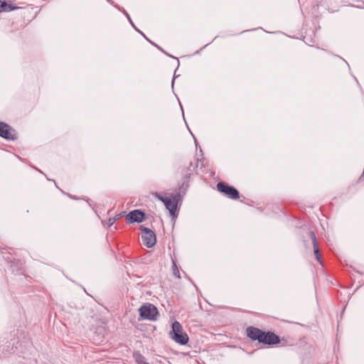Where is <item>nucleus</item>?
Returning <instances> with one entry per match:
<instances>
[{"label":"nucleus","instance_id":"nucleus-1","mask_svg":"<svg viewBox=\"0 0 364 364\" xmlns=\"http://www.w3.org/2000/svg\"><path fill=\"white\" fill-rule=\"evenodd\" d=\"M246 332L247 336L252 340L266 345H275L284 341V339L281 340L279 336L272 331H263L253 326L247 328Z\"/></svg>","mask_w":364,"mask_h":364},{"label":"nucleus","instance_id":"nucleus-2","mask_svg":"<svg viewBox=\"0 0 364 364\" xmlns=\"http://www.w3.org/2000/svg\"><path fill=\"white\" fill-rule=\"evenodd\" d=\"M169 334L173 341L181 345H186L188 342V335L183 332L181 324L177 321L172 323Z\"/></svg>","mask_w":364,"mask_h":364},{"label":"nucleus","instance_id":"nucleus-3","mask_svg":"<svg viewBox=\"0 0 364 364\" xmlns=\"http://www.w3.org/2000/svg\"><path fill=\"white\" fill-rule=\"evenodd\" d=\"M139 315L142 319L156 321L159 315L157 308L151 304L146 303L141 306L139 309Z\"/></svg>","mask_w":364,"mask_h":364},{"label":"nucleus","instance_id":"nucleus-4","mask_svg":"<svg viewBox=\"0 0 364 364\" xmlns=\"http://www.w3.org/2000/svg\"><path fill=\"white\" fill-rule=\"evenodd\" d=\"M181 200V196L180 193L171 194L168 197L164 198V204L166 208L169 210L171 215L176 216L178 203Z\"/></svg>","mask_w":364,"mask_h":364},{"label":"nucleus","instance_id":"nucleus-5","mask_svg":"<svg viewBox=\"0 0 364 364\" xmlns=\"http://www.w3.org/2000/svg\"><path fill=\"white\" fill-rule=\"evenodd\" d=\"M217 188L220 192L231 199L236 200L240 197V193L235 188L224 182H218Z\"/></svg>","mask_w":364,"mask_h":364},{"label":"nucleus","instance_id":"nucleus-6","mask_svg":"<svg viewBox=\"0 0 364 364\" xmlns=\"http://www.w3.org/2000/svg\"><path fill=\"white\" fill-rule=\"evenodd\" d=\"M140 228L142 230L141 240L143 244L147 247H153L156 242V237L154 232L143 226H141Z\"/></svg>","mask_w":364,"mask_h":364},{"label":"nucleus","instance_id":"nucleus-7","mask_svg":"<svg viewBox=\"0 0 364 364\" xmlns=\"http://www.w3.org/2000/svg\"><path fill=\"white\" fill-rule=\"evenodd\" d=\"M0 136L6 139H15L16 132L9 124L0 122Z\"/></svg>","mask_w":364,"mask_h":364},{"label":"nucleus","instance_id":"nucleus-8","mask_svg":"<svg viewBox=\"0 0 364 364\" xmlns=\"http://www.w3.org/2000/svg\"><path fill=\"white\" fill-rule=\"evenodd\" d=\"M145 218V214L140 210H134L126 215L128 223H141Z\"/></svg>","mask_w":364,"mask_h":364},{"label":"nucleus","instance_id":"nucleus-9","mask_svg":"<svg viewBox=\"0 0 364 364\" xmlns=\"http://www.w3.org/2000/svg\"><path fill=\"white\" fill-rule=\"evenodd\" d=\"M309 235L310 238L312 240V243H313V246H314V252L316 258L318 262H321V255L319 252L318 243L316 240V235L313 231H310L309 232Z\"/></svg>","mask_w":364,"mask_h":364},{"label":"nucleus","instance_id":"nucleus-10","mask_svg":"<svg viewBox=\"0 0 364 364\" xmlns=\"http://www.w3.org/2000/svg\"><path fill=\"white\" fill-rule=\"evenodd\" d=\"M17 9H18V7L14 6L11 4H9L5 1H1L0 4V12L11 11Z\"/></svg>","mask_w":364,"mask_h":364},{"label":"nucleus","instance_id":"nucleus-11","mask_svg":"<svg viewBox=\"0 0 364 364\" xmlns=\"http://www.w3.org/2000/svg\"><path fill=\"white\" fill-rule=\"evenodd\" d=\"M134 358L137 364H149L146 362L145 357L143 355H141L139 352H134Z\"/></svg>","mask_w":364,"mask_h":364},{"label":"nucleus","instance_id":"nucleus-12","mask_svg":"<svg viewBox=\"0 0 364 364\" xmlns=\"http://www.w3.org/2000/svg\"><path fill=\"white\" fill-rule=\"evenodd\" d=\"M173 274L177 278H181L178 268L175 261H173Z\"/></svg>","mask_w":364,"mask_h":364},{"label":"nucleus","instance_id":"nucleus-13","mask_svg":"<svg viewBox=\"0 0 364 364\" xmlns=\"http://www.w3.org/2000/svg\"><path fill=\"white\" fill-rule=\"evenodd\" d=\"M128 18V20H129V23H130L132 25V26L135 28V30H136V31H137L138 32H139V33H141V35H142V36H144L146 40H148L149 42H151V41H149V40L146 37V36H145L142 32H141L139 30H138V29L135 27V26L134 25V23H133V22H132V19H131L130 16H129V18Z\"/></svg>","mask_w":364,"mask_h":364},{"label":"nucleus","instance_id":"nucleus-14","mask_svg":"<svg viewBox=\"0 0 364 364\" xmlns=\"http://www.w3.org/2000/svg\"><path fill=\"white\" fill-rule=\"evenodd\" d=\"M153 196L156 198L157 199H159V200H161V202L164 203V198H166V197H164L162 196H161L159 193L157 192H155L153 193Z\"/></svg>","mask_w":364,"mask_h":364},{"label":"nucleus","instance_id":"nucleus-15","mask_svg":"<svg viewBox=\"0 0 364 364\" xmlns=\"http://www.w3.org/2000/svg\"><path fill=\"white\" fill-rule=\"evenodd\" d=\"M116 221V218H110L107 221V225L111 227Z\"/></svg>","mask_w":364,"mask_h":364},{"label":"nucleus","instance_id":"nucleus-16","mask_svg":"<svg viewBox=\"0 0 364 364\" xmlns=\"http://www.w3.org/2000/svg\"><path fill=\"white\" fill-rule=\"evenodd\" d=\"M120 11H122L123 12V14L127 17L129 18V15L128 14V13L127 12L126 10H124V9H120L119 7L118 8Z\"/></svg>","mask_w":364,"mask_h":364},{"label":"nucleus","instance_id":"nucleus-17","mask_svg":"<svg viewBox=\"0 0 364 364\" xmlns=\"http://www.w3.org/2000/svg\"><path fill=\"white\" fill-rule=\"evenodd\" d=\"M183 186H186V189L188 187V182L186 181H184L183 183H182V186L179 188L180 189H182L183 188Z\"/></svg>","mask_w":364,"mask_h":364},{"label":"nucleus","instance_id":"nucleus-18","mask_svg":"<svg viewBox=\"0 0 364 364\" xmlns=\"http://www.w3.org/2000/svg\"><path fill=\"white\" fill-rule=\"evenodd\" d=\"M190 176H191V173H186L185 176H184L186 180H188V178L190 177Z\"/></svg>","mask_w":364,"mask_h":364},{"label":"nucleus","instance_id":"nucleus-19","mask_svg":"<svg viewBox=\"0 0 364 364\" xmlns=\"http://www.w3.org/2000/svg\"><path fill=\"white\" fill-rule=\"evenodd\" d=\"M174 80H175V77H174L173 78V80H172V86L173 85Z\"/></svg>","mask_w":364,"mask_h":364},{"label":"nucleus","instance_id":"nucleus-20","mask_svg":"<svg viewBox=\"0 0 364 364\" xmlns=\"http://www.w3.org/2000/svg\"><path fill=\"white\" fill-rule=\"evenodd\" d=\"M192 166V163H190V165H189V167H188V169L190 170L191 169V167Z\"/></svg>","mask_w":364,"mask_h":364},{"label":"nucleus","instance_id":"nucleus-21","mask_svg":"<svg viewBox=\"0 0 364 364\" xmlns=\"http://www.w3.org/2000/svg\"><path fill=\"white\" fill-rule=\"evenodd\" d=\"M109 3L111 4H113V1H112L111 0H107Z\"/></svg>","mask_w":364,"mask_h":364},{"label":"nucleus","instance_id":"nucleus-22","mask_svg":"<svg viewBox=\"0 0 364 364\" xmlns=\"http://www.w3.org/2000/svg\"><path fill=\"white\" fill-rule=\"evenodd\" d=\"M157 47H158V48H159V50H162V51H163V50L161 49V48H160V47H159V46H157Z\"/></svg>","mask_w":364,"mask_h":364},{"label":"nucleus","instance_id":"nucleus-23","mask_svg":"<svg viewBox=\"0 0 364 364\" xmlns=\"http://www.w3.org/2000/svg\"><path fill=\"white\" fill-rule=\"evenodd\" d=\"M119 215H117V217H115V218H116V220H117V219H118V218L119 217Z\"/></svg>","mask_w":364,"mask_h":364}]
</instances>
